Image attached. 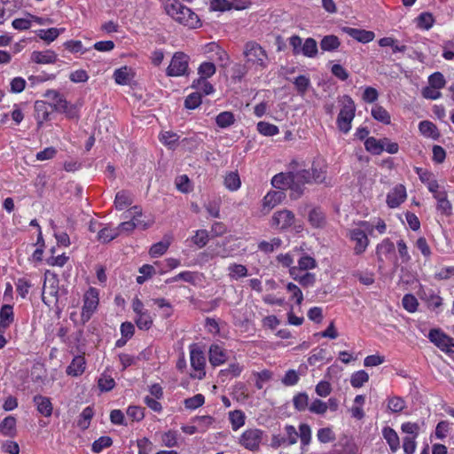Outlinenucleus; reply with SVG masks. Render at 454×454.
<instances>
[{"mask_svg":"<svg viewBox=\"0 0 454 454\" xmlns=\"http://www.w3.org/2000/svg\"><path fill=\"white\" fill-rule=\"evenodd\" d=\"M162 1L165 12L176 22L190 28H197L201 26L199 16L178 0Z\"/></svg>","mask_w":454,"mask_h":454,"instance_id":"nucleus-1","label":"nucleus"},{"mask_svg":"<svg viewBox=\"0 0 454 454\" xmlns=\"http://www.w3.org/2000/svg\"><path fill=\"white\" fill-rule=\"evenodd\" d=\"M33 403L36 407L37 411L43 417H51L53 411V406L50 397L36 395L33 398Z\"/></svg>","mask_w":454,"mask_h":454,"instance_id":"nucleus-19","label":"nucleus"},{"mask_svg":"<svg viewBox=\"0 0 454 454\" xmlns=\"http://www.w3.org/2000/svg\"><path fill=\"white\" fill-rule=\"evenodd\" d=\"M135 322L140 330H149L153 325V317L148 310L136 315Z\"/></svg>","mask_w":454,"mask_h":454,"instance_id":"nucleus-34","label":"nucleus"},{"mask_svg":"<svg viewBox=\"0 0 454 454\" xmlns=\"http://www.w3.org/2000/svg\"><path fill=\"white\" fill-rule=\"evenodd\" d=\"M231 278L239 279L247 275V269L242 264H231L228 268Z\"/></svg>","mask_w":454,"mask_h":454,"instance_id":"nucleus-58","label":"nucleus"},{"mask_svg":"<svg viewBox=\"0 0 454 454\" xmlns=\"http://www.w3.org/2000/svg\"><path fill=\"white\" fill-rule=\"evenodd\" d=\"M382 434L391 451L396 452L400 448V440L397 433L393 428L386 427L382 430Z\"/></svg>","mask_w":454,"mask_h":454,"instance_id":"nucleus-26","label":"nucleus"},{"mask_svg":"<svg viewBox=\"0 0 454 454\" xmlns=\"http://www.w3.org/2000/svg\"><path fill=\"white\" fill-rule=\"evenodd\" d=\"M294 407L299 411L309 409V395L306 393H299L293 398Z\"/></svg>","mask_w":454,"mask_h":454,"instance_id":"nucleus-45","label":"nucleus"},{"mask_svg":"<svg viewBox=\"0 0 454 454\" xmlns=\"http://www.w3.org/2000/svg\"><path fill=\"white\" fill-rule=\"evenodd\" d=\"M203 52L211 61L220 62L223 66H225L228 63L227 52L215 42H211L204 45Z\"/></svg>","mask_w":454,"mask_h":454,"instance_id":"nucleus-13","label":"nucleus"},{"mask_svg":"<svg viewBox=\"0 0 454 454\" xmlns=\"http://www.w3.org/2000/svg\"><path fill=\"white\" fill-rule=\"evenodd\" d=\"M0 432L4 436L12 437L16 434V419L8 416L0 423Z\"/></svg>","mask_w":454,"mask_h":454,"instance_id":"nucleus-27","label":"nucleus"},{"mask_svg":"<svg viewBox=\"0 0 454 454\" xmlns=\"http://www.w3.org/2000/svg\"><path fill=\"white\" fill-rule=\"evenodd\" d=\"M58 292V279L54 276L51 278L46 277L43 287V300H44L45 294H48L51 296H56Z\"/></svg>","mask_w":454,"mask_h":454,"instance_id":"nucleus-32","label":"nucleus"},{"mask_svg":"<svg viewBox=\"0 0 454 454\" xmlns=\"http://www.w3.org/2000/svg\"><path fill=\"white\" fill-rule=\"evenodd\" d=\"M294 215L293 212L284 209L276 212L272 216V224L280 227H287L293 224Z\"/></svg>","mask_w":454,"mask_h":454,"instance_id":"nucleus-23","label":"nucleus"},{"mask_svg":"<svg viewBox=\"0 0 454 454\" xmlns=\"http://www.w3.org/2000/svg\"><path fill=\"white\" fill-rule=\"evenodd\" d=\"M342 30L357 42L363 43H370L375 37V34L372 31L369 30L353 28L348 27H343Z\"/></svg>","mask_w":454,"mask_h":454,"instance_id":"nucleus-20","label":"nucleus"},{"mask_svg":"<svg viewBox=\"0 0 454 454\" xmlns=\"http://www.w3.org/2000/svg\"><path fill=\"white\" fill-rule=\"evenodd\" d=\"M285 437L288 444L294 445L297 442L298 438L301 440V449L304 450L311 442V428L306 424L302 423L299 426V432L292 425H286L284 427Z\"/></svg>","mask_w":454,"mask_h":454,"instance_id":"nucleus-4","label":"nucleus"},{"mask_svg":"<svg viewBox=\"0 0 454 454\" xmlns=\"http://www.w3.org/2000/svg\"><path fill=\"white\" fill-rule=\"evenodd\" d=\"M272 375L273 373L270 370H262V372H253V376L255 380V387L258 389H262L263 387V384L272 379Z\"/></svg>","mask_w":454,"mask_h":454,"instance_id":"nucleus-43","label":"nucleus"},{"mask_svg":"<svg viewBox=\"0 0 454 454\" xmlns=\"http://www.w3.org/2000/svg\"><path fill=\"white\" fill-rule=\"evenodd\" d=\"M419 129L421 134L427 137H435L437 136L436 126L429 121H420Z\"/></svg>","mask_w":454,"mask_h":454,"instance_id":"nucleus-50","label":"nucleus"},{"mask_svg":"<svg viewBox=\"0 0 454 454\" xmlns=\"http://www.w3.org/2000/svg\"><path fill=\"white\" fill-rule=\"evenodd\" d=\"M191 366L194 372L191 373V377L201 380L205 377L206 358L203 351L196 344L190 348Z\"/></svg>","mask_w":454,"mask_h":454,"instance_id":"nucleus-9","label":"nucleus"},{"mask_svg":"<svg viewBox=\"0 0 454 454\" xmlns=\"http://www.w3.org/2000/svg\"><path fill=\"white\" fill-rule=\"evenodd\" d=\"M302 55L308 58H314L317 53V41L313 38H307L303 43L301 48Z\"/></svg>","mask_w":454,"mask_h":454,"instance_id":"nucleus-36","label":"nucleus"},{"mask_svg":"<svg viewBox=\"0 0 454 454\" xmlns=\"http://www.w3.org/2000/svg\"><path fill=\"white\" fill-rule=\"evenodd\" d=\"M205 403V397L202 394H197L192 397L184 399V407L188 410H195L202 406Z\"/></svg>","mask_w":454,"mask_h":454,"instance_id":"nucleus-49","label":"nucleus"},{"mask_svg":"<svg viewBox=\"0 0 454 454\" xmlns=\"http://www.w3.org/2000/svg\"><path fill=\"white\" fill-rule=\"evenodd\" d=\"M365 149L373 153V154H380L383 152V147L381 145V139L378 140L373 137H368L364 142Z\"/></svg>","mask_w":454,"mask_h":454,"instance_id":"nucleus-48","label":"nucleus"},{"mask_svg":"<svg viewBox=\"0 0 454 454\" xmlns=\"http://www.w3.org/2000/svg\"><path fill=\"white\" fill-rule=\"evenodd\" d=\"M57 54L51 50L39 51H35L31 54V59L37 64H53L57 61Z\"/></svg>","mask_w":454,"mask_h":454,"instance_id":"nucleus-24","label":"nucleus"},{"mask_svg":"<svg viewBox=\"0 0 454 454\" xmlns=\"http://www.w3.org/2000/svg\"><path fill=\"white\" fill-rule=\"evenodd\" d=\"M132 203L131 196L125 191L117 192L114 200V206L118 210H122Z\"/></svg>","mask_w":454,"mask_h":454,"instance_id":"nucleus-39","label":"nucleus"},{"mask_svg":"<svg viewBox=\"0 0 454 454\" xmlns=\"http://www.w3.org/2000/svg\"><path fill=\"white\" fill-rule=\"evenodd\" d=\"M244 55L247 63L258 70L268 67L269 58L266 51L255 42H248L245 45Z\"/></svg>","mask_w":454,"mask_h":454,"instance_id":"nucleus-2","label":"nucleus"},{"mask_svg":"<svg viewBox=\"0 0 454 454\" xmlns=\"http://www.w3.org/2000/svg\"><path fill=\"white\" fill-rule=\"evenodd\" d=\"M192 87L204 95H210L214 92L213 85L207 81V79H196L192 82Z\"/></svg>","mask_w":454,"mask_h":454,"instance_id":"nucleus-33","label":"nucleus"},{"mask_svg":"<svg viewBox=\"0 0 454 454\" xmlns=\"http://www.w3.org/2000/svg\"><path fill=\"white\" fill-rule=\"evenodd\" d=\"M161 445L167 448L178 446V434L176 431L168 430L160 435Z\"/></svg>","mask_w":454,"mask_h":454,"instance_id":"nucleus-31","label":"nucleus"},{"mask_svg":"<svg viewBox=\"0 0 454 454\" xmlns=\"http://www.w3.org/2000/svg\"><path fill=\"white\" fill-rule=\"evenodd\" d=\"M395 252V245L393 242L389 240H384L381 244L377 247V254L380 259L382 260L381 256L384 255L387 257L388 254H391Z\"/></svg>","mask_w":454,"mask_h":454,"instance_id":"nucleus-61","label":"nucleus"},{"mask_svg":"<svg viewBox=\"0 0 454 454\" xmlns=\"http://www.w3.org/2000/svg\"><path fill=\"white\" fill-rule=\"evenodd\" d=\"M98 291L96 288L90 287L83 296V305L82 309L81 320L84 325L86 324L96 311L98 305Z\"/></svg>","mask_w":454,"mask_h":454,"instance_id":"nucleus-10","label":"nucleus"},{"mask_svg":"<svg viewBox=\"0 0 454 454\" xmlns=\"http://www.w3.org/2000/svg\"><path fill=\"white\" fill-rule=\"evenodd\" d=\"M13 321L14 313L12 306L9 304L2 306L0 309V332L5 333Z\"/></svg>","mask_w":454,"mask_h":454,"instance_id":"nucleus-22","label":"nucleus"},{"mask_svg":"<svg viewBox=\"0 0 454 454\" xmlns=\"http://www.w3.org/2000/svg\"><path fill=\"white\" fill-rule=\"evenodd\" d=\"M340 102L341 108L337 118V126L341 132L346 134L351 129V122L355 117L356 106L349 96H343Z\"/></svg>","mask_w":454,"mask_h":454,"instance_id":"nucleus-5","label":"nucleus"},{"mask_svg":"<svg viewBox=\"0 0 454 454\" xmlns=\"http://www.w3.org/2000/svg\"><path fill=\"white\" fill-rule=\"evenodd\" d=\"M257 130L260 134L267 137L275 136L279 132L278 126L266 121H259L257 123Z\"/></svg>","mask_w":454,"mask_h":454,"instance_id":"nucleus-42","label":"nucleus"},{"mask_svg":"<svg viewBox=\"0 0 454 454\" xmlns=\"http://www.w3.org/2000/svg\"><path fill=\"white\" fill-rule=\"evenodd\" d=\"M64 31V28H57V27H51L48 29H40L37 32V35L43 41L47 43L53 42L61 32Z\"/></svg>","mask_w":454,"mask_h":454,"instance_id":"nucleus-38","label":"nucleus"},{"mask_svg":"<svg viewBox=\"0 0 454 454\" xmlns=\"http://www.w3.org/2000/svg\"><path fill=\"white\" fill-rule=\"evenodd\" d=\"M159 138L160 141L166 146H168L169 148H174L177 145L179 137L175 132L164 131L160 134Z\"/></svg>","mask_w":454,"mask_h":454,"instance_id":"nucleus-40","label":"nucleus"},{"mask_svg":"<svg viewBox=\"0 0 454 454\" xmlns=\"http://www.w3.org/2000/svg\"><path fill=\"white\" fill-rule=\"evenodd\" d=\"M419 296L427 303L429 309L436 310L442 305V298L432 289L425 290L421 288Z\"/></svg>","mask_w":454,"mask_h":454,"instance_id":"nucleus-15","label":"nucleus"},{"mask_svg":"<svg viewBox=\"0 0 454 454\" xmlns=\"http://www.w3.org/2000/svg\"><path fill=\"white\" fill-rule=\"evenodd\" d=\"M172 242V237L170 235H166L164 238L153 244L149 251V254L152 257H158L166 253L168 248L169 247L170 244Z\"/></svg>","mask_w":454,"mask_h":454,"instance_id":"nucleus-25","label":"nucleus"},{"mask_svg":"<svg viewBox=\"0 0 454 454\" xmlns=\"http://www.w3.org/2000/svg\"><path fill=\"white\" fill-rule=\"evenodd\" d=\"M290 179L289 196L291 200H297L303 194L305 184L311 183V174L306 169L290 172Z\"/></svg>","mask_w":454,"mask_h":454,"instance_id":"nucleus-7","label":"nucleus"},{"mask_svg":"<svg viewBox=\"0 0 454 454\" xmlns=\"http://www.w3.org/2000/svg\"><path fill=\"white\" fill-rule=\"evenodd\" d=\"M240 178L236 172H230L224 177V185L230 191H237L240 187Z\"/></svg>","mask_w":454,"mask_h":454,"instance_id":"nucleus-44","label":"nucleus"},{"mask_svg":"<svg viewBox=\"0 0 454 454\" xmlns=\"http://www.w3.org/2000/svg\"><path fill=\"white\" fill-rule=\"evenodd\" d=\"M66 49H67L72 53H81L84 54L89 51L90 49H86L83 47V44L81 41L77 40H70L64 43Z\"/></svg>","mask_w":454,"mask_h":454,"instance_id":"nucleus-62","label":"nucleus"},{"mask_svg":"<svg viewBox=\"0 0 454 454\" xmlns=\"http://www.w3.org/2000/svg\"><path fill=\"white\" fill-rule=\"evenodd\" d=\"M114 78L117 84L125 85L128 84L129 78V69L128 67H122L118 68L114 73Z\"/></svg>","mask_w":454,"mask_h":454,"instance_id":"nucleus-47","label":"nucleus"},{"mask_svg":"<svg viewBox=\"0 0 454 454\" xmlns=\"http://www.w3.org/2000/svg\"><path fill=\"white\" fill-rule=\"evenodd\" d=\"M113 440L109 436H101L92 443L91 450L95 453L101 452L104 449L110 447Z\"/></svg>","mask_w":454,"mask_h":454,"instance_id":"nucleus-53","label":"nucleus"},{"mask_svg":"<svg viewBox=\"0 0 454 454\" xmlns=\"http://www.w3.org/2000/svg\"><path fill=\"white\" fill-rule=\"evenodd\" d=\"M407 198L406 188L403 184H397L387 195V205L390 208L398 207Z\"/></svg>","mask_w":454,"mask_h":454,"instance_id":"nucleus-14","label":"nucleus"},{"mask_svg":"<svg viewBox=\"0 0 454 454\" xmlns=\"http://www.w3.org/2000/svg\"><path fill=\"white\" fill-rule=\"evenodd\" d=\"M86 368V360L83 356H75L71 364L67 367L66 372L72 377L82 375Z\"/></svg>","mask_w":454,"mask_h":454,"instance_id":"nucleus-21","label":"nucleus"},{"mask_svg":"<svg viewBox=\"0 0 454 454\" xmlns=\"http://www.w3.org/2000/svg\"><path fill=\"white\" fill-rule=\"evenodd\" d=\"M216 68L212 61L202 62L198 67V79H207L215 74Z\"/></svg>","mask_w":454,"mask_h":454,"instance_id":"nucleus-37","label":"nucleus"},{"mask_svg":"<svg viewBox=\"0 0 454 454\" xmlns=\"http://www.w3.org/2000/svg\"><path fill=\"white\" fill-rule=\"evenodd\" d=\"M340 45V42L336 35H329L323 37L320 42V47L324 51H333L337 50Z\"/></svg>","mask_w":454,"mask_h":454,"instance_id":"nucleus-29","label":"nucleus"},{"mask_svg":"<svg viewBox=\"0 0 454 454\" xmlns=\"http://www.w3.org/2000/svg\"><path fill=\"white\" fill-rule=\"evenodd\" d=\"M372 115L373 116L374 119H376L377 121H380L385 124L390 123L389 114L384 107H382L380 106H375L372 109Z\"/></svg>","mask_w":454,"mask_h":454,"instance_id":"nucleus-52","label":"nucleus"},{"mask_svg":"<svg viewBox=\"0 0 454 454\" xmlns=\"http://www.w3.org/2000/svg\"><path fill=\"white\" fill-rule=\"evenodd\" d=\"M119 236L118 229H100L98 232V239L102 243H107Z\"/></svg>","mask_w":454,"mask_h":454,"instance_id":"nucleus-51","label":"nucleus"},{"mask_svg":"<svg viewBox=\"0 0 454 454\" xmlns=\"http://www.w3.org/2000/svg\"><path fill=\"white\" fill-rule=\"evenodd\" d=\"M265 432L256 427L246 429L239 437V444L244 449L256 452L260 450Z\"/></svg>","mask_w":454,"mask_h":454,"instance_id":"nucleus-6","label":"nucleus"},{"mask_svg":"<svg viewBox=\"0 0 454 454\" xmlns=\"http://www.w3.org/2000/svg\"><path fill=\"white\" fill-rule=\"evenodd\" d=\"M368 380V373L365 371L361 370L352 374L350 383L354 387H361Z\"/></svg>","mask_w":454,"mask_h":454,"instance_id":"nucleus-54","label":"nucleus"},{"mask_svg":"<svg viewBox=\"0 0 454 454\" xmlns=\"http://www.w3.org/2000/svg\"><path fill=\"white\" fill-rule=\"evenodd\" d=\"M318 441L322 443H327L335 440V434L329 427L320 428L317 433Z\"/></svg>","mask_w":454,"mask_h":454,"instance_id":"nucleus-63","label":"nucleus"},{"mask_svg":"<svg viewBox=\"0 0 454 454\" xmlns=\"http://www.w3.org/2000/svg\"><path fill=\"white\" fill-rule=\"evenodd\" d=\"M44 97L51 102V105L56 111L64 113L69 119L78 118L77 107L67 102L58 90H48L44 93Z\"/></svg>","mask_w":454,"mask_h":454,"instance_id":"nucleus-3","label":"nucleus"},{"mask_svg":"<svg viewBox=\"0 0 454 454\" xmlns=\"http://www.w3.org/2000/svg\"><path fill=\"white\" fill-rule=\"evenodd\" d=\"M197 423L198 429L201 432H206L208 427L215 422V419L211 416H198L194 418Z\"/></svg>","mask_w":454,"mask_h":454,"instance_id":"nucleus-64","label":"nucleus"},{"mask_svg":"<svg viewBox=\"0 0 454 454\" xmlns=\"http://www.w3.org/2000/svg\"><path fill=\"white\" fill-rule=\"evenodd\" d=\"M229 419L232 430L237 431L245 425L246 416L242 411L235 410L229 412Z\"/></svg>","mask_w":454,"mask_h":454,"instance_id":"nucleus-30","label":"nucleus"},{"mask_svg":"<svg viewBox=\"0 0 454 454\" xmlns=\"http://www.w3.org/2000/svg\"><path fill=\"white\" fill-rule=\"evenodd\" d=\"M228 358L226 350L218 344H212L209 348L208 359L213 366H218L226 362Z\"/></svg>","mask_w":454,"mask_h":454,"instance_id":"nucleus-18","label":"nucleus"},{"mask_svg":"<svg viewBox=\"0 0 454 454\" xmlns=\"http://www.w3.org/2000/svg\"><path fill=\"white\" fill-rule=\"evenodd\" d=\"M437 201V209L445 215H449L451 212V205L447 199V192L437 193L434 198Z\"/></svg>","mask_w":454,"mask_h":454,"instance_id":"nucleus-41","label":"nucleus"},{"mask_svg":"<svg viewBox=\"0 0 454 454\" xmlns=\"http://www.w3.org/2000/svg\"><path fill=\"white\" fill-rule=\"evenodd\" d=\"M281 239L278 238H274L270 241H262L259 243L258 247L261 251L264 253H271L276 248L281 246Z\"/></svg>","mask_w":454,"mask_h":454,"instance_id":"nucleus-59","label":"nucleus"},{"mask_svg":"<svg viewBox=\"0 0 454 454\" xmlns=\"http://www.w3.org/2000/svg\"><path fill=\"white\" fill-rule=\"evenodd\" d=\"M309 222L314 227H319L325 223V215L319 208H313L309 214Z\"/></svg>","mask_w":454,"mask_h":454,"instance_id":"nucleus-46","label":"nucleus"},{"mask_svg":"<svg viewBox=\"0 0 454 454\" xmlns=\"http://www.w3.org/2000/svg\"><path fill=\"white\" fill-rule=\"evenodd\" d=\"M208 241V233L206 229L197 230L194 236L192 237V242L198 247H203Z\"/></svg>","mask_w":454,"mask_h":454,"instance_id":"nucleus-57","label":"nucleus"},{"mask_svg":"<svg viewBox=\"0 0 454 454\" xmlns=\"http://www.w3.org/2000/svg\"><path fill=\"white\" fill-rule=\"evenodd\" d=\"M93 415H94L93 409L90 406L86 407L80 415V419L78 420V426L82 429L88 428Z\"/></svg>","mask_w":454,"mask_h":454,"instance_id":"nucleus-55","label":"nucleus"},{"mask_svg":"<svg viewBox=\"0 0 454 454\" xmlns=\"http://www.w3.org/2000/svg\"><path fill=\"white\" fill-rule=\"evenodd\" d=\"M125 219L129 221L122 222L119 227H124L129 224L130 227H145L153 224L151 220L142 214L138 207H133L125 213Z\"/></svg>","mask_w":454,"mask_h":454,"instance_id":"nucleus-12","label":"nucleus"},{"mask_svg":"<svg viewBox=\"0 0 454 454\" xmlns=\"http://www.w3.org/2000/svg\"><path fill=\"white\" fill-rule=\"evenodd\" d=\"M190 57L183 51H176L172 56L170 63L166 69L169 77H179L189 74Z\"/></svg>","mask_w":454,"mask_h":454,"instance_id":"nucleus-8","label":"nucleus"},{"mask_svg":"<svg viewBox=\"0 0 454 454\" xmlns=\"http://www.w3.org/2000/svg\"><path fill=\"white\" fill-rule=\"evenodd\" d=\"M286 198L285 192L282 191H270L263 197L262 200V209L269 212L276 206L281 203V201Z\"/></svg>","mask_w":454,"mask_h":454,"instance_id":"nucleus-16","label":"nucleus"},{"mask_svg":"<svg viewBox=\"0 0 454 454\" xmlns=\"http://www.w3.org/2000/svg\"><path fill=\"white\" fill-rule=\"evenodd\" d=\"M402 304L403 307L411 313L415 312L419 306L417 298L410 294H407L403 297Z\"/></svg>","mask_w":454,"mask_h":454,"instance_id":"nucleus-56","label":"nucleus"},{"mask_svg":"<svg viewBox=\"0 0 454 454\" xmlns=\"http://www.w3.org/2000/svg\"><path fill=\"white\" fill-rule=\"evenodd\" d=\"M349 238L356 243L354 250L356 254H360L365 251L369 240L367 235L362 229H352L349 232Z\"/></svg>","mask_w":454,"mask_h":454,"instance_id":"nucleus-17","label":"nucleus"},{"mask_svg":"<svg viewBox=\"0 0 454 454\" xmlns=\"http://www.w3.org/2000/svg\"><path fill=\"white\" fill-rule=\"evenodd\" d=\"M215 122L222 129L228 128L235 122L234 114L229 111L222 112L215 117Z\"/></svg>","mask_w":454,"mask_h":454,"instance_id":"nucleus-35","label":"nucleus"},{"mask_svg":"<svg viewBox=\"0 0 454 454\" xmlns=\"http://www.w3.org/2000/svg\"><path fill=\"white\" fill-rule=\"evenodd\" d=\"M317 267L316 260L309 255H303L298 260V269L305 272Z\"/></svg>","mask_w":454,"mask_h":454,"instance_id":"nucleus-60","label":"nucleus"},{"mask_svg":"<svg viewBox=\"0 0 454 454\" xmlns=\"http://www.w3.org/2000/svg\"><path fill=\"white\" fill-rule=\"evenodd\" d=\"M428 339L443 352H453L454 339L445 334L440 329H432L428 333Z\"/></svg>","mask_w":454,"mask_h":454,"instance_id":"nucleus-11","label":"nucleus"},{"mask_svg":"<svg viewBox=\"0 0 454 454\" xmlns=\"http://www.w3.org/2000/svg\"><path fill=\"white\" fill-rule=\"evenodd\" d=\"M290 172L287 173H278L276 174L271 179V184L274 188L278 189L279 191L284 192L285 190H289V182H290Z\"/></svg>","mask_w":454,"mask_h":454,"instance_id":"nucleus-28","label":"nucleus"}]
</instances>
